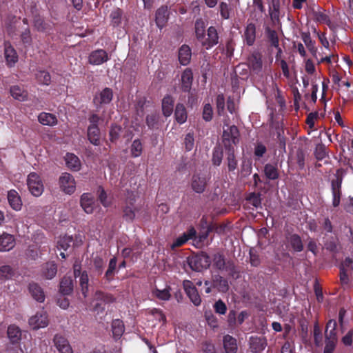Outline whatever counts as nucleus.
I'll list each match as a JSON object with an SVG mask.
<instances>
[{
	"label": "nucleus",
	"mask_w": 353,
	"mask_h": 353,
	"mask_svg": "<svg viewBox=\"0 0 353 353\" xmlns=\"http://www.w3.org/2000/svg\"><path fill=\"white\" fill-rule=\"evenodd\" d=\"M213 110L210 103H206L203 110V118L206 121H210L212 119Z\"/></svg>",
	"instance_id": "nucleus-53"
},
{
	"label": "nucleus",
	"mask_w": 353,
	"mask_h": 353,
	"mask_svg": "<svg viewBox=\"0 0 353 353\" xmlns=\"http://www.w3.org/2000/svg\"><path fill=\"white\" fill-rule=\"evenodd\" d=\"M5 59L9 67L13 66L18 61V55L16 50L10 44L5 45Z\"/></svg>",
	"instance_id": "nucleus-21"
},
{
	"label": "nucleus",
	"mask_w": 353,
	"mask_h": 353,
	"mask_svg": "<svg viewBox=\"0 0 353 353\" xmlns=\"http://www.w3.org/2000/svg\"><path fill=\"white\" fill-rule=\"evenodd\" d=\"M265 174L270 179H276L279 176L278 171L274 165L267 164L265 166Z\"/></svg>",
	"instance_id": "nucleus-43"
},
{
	"label": "nucleus",
	"mask_w": 353,
	"mask_h": 353,
	"mask_svg": "<svg viewBox=\"0 0 353 353\" xmlns=\"http://www.w3.org/2000/svg\"><path fill=\"white\" fill-rule=\"evenodd\" d=\"M214 309L216 313L225 314L227 311V306L222 300H218L214 304Z\"/></svg>",
	"instance_id": "nucleus-54"
},
{
	"label": "nucleus",
	"mask_w": 353,
	"mask_h": 353,
	"mask_svg": "<svg viewBox=\"0 0 353 353\" xmlns=\"http://www.w3.org/2000/svg\"><path fill=\"white\" fill-rule=\"evenodd\" d=\"M74 275L77 278L79 276V285L81 291L84 297H87L88 293V275L86 271L81 272V265L77 263L74 264Z\"/></svg>",
	"instance_id": "nucleus-7"
},
{
	"label": "nucleus",
	"mask_w": 353,
	"mask_h": 353,
	"mask_svg": "<svg viewBox=\"0 0 353 353\" xmlns=\"http://www.w3.org/2000/svg\"><path fill=\"white\" fill-rule=\"evenodd\" d=\"M72 242V238L70 236H63L57 241V249L59 250L66 251Z\"/></svg>",
	"instance_id": "nucleus-36"
},
{
	"label": "nucleus",
	"mask_w": 353,
	"mask_h": 353,
	"mask_svg": "<svg viewBox=\"0 0 353 353\" xmlns=\"http://www.w3.org/2000/svg\"><path fill=\"white\" fill-rule=\"evenodd\" d=\"M190 267L195 271H201L210 267L211 260L209 256L205 253L197 254L188 260Z\"/></svg>",
	"instance_id": "nucleus-5"
},
{
	"label": "nucleus",
	"mask_w": 353,
	"mask_h": 353,
	"mask_svg": "<svg viewBox=\"0 0 353 353\" xmlns=\"http://www.w3.org/2000/svg\"><path fill=\"white\" fill-rule=\"evenodd\" d=\"M76 184L74 177L70 173L63 172L59 178L60 190L66 194L71 195L75 192Z\"/></svg>",
	"instance_id": "nucleus-4"
},
{
	"label": "nucleus",
	"mask_w": 353,
	"mask_h": 353,
	"mask_svg": "<svg viewBox=\"0 0 353 353\" xmlns=\"http://www.w3.org/2000/svg\"><path fill=\"white\" fill-rule=\"evenodd\" d=\"M34 26L38 31L45 32L48 30V26L40 17H36L34 19Z\"/></svg>",
	"instance_id": "nucleus-48"
},
{
	"label": "nucleus",
	"mask_w": 353,
	"mask_h": 353,
	"mask_svg": "<svg viewBox=\"0 0 353 353\" xmlns=\"http://www.w3.org/2000/svg\"><path fill=\"white\" fill-rule=\"evenodd\" d=\"M112 331H123L124 325L121 320L115 319L112 323Z\"/></svg>",
	"instance_id": "nucleus-62"
},
{
	"label": "nucleus",
	"mask_w": 353,
	"mask_h": 353,
	"mask_svg": "<svg viewBox=\"0 0 353 353\" xmlns=\"http://www.w3.org/2000/svg\"><path fill=\"white\" fill-rule=\"evenodd\" d=\"M8 200L10 207L15 211H19L22 207V201L19 193L14 190H11L8 192Z\"/></svg>",
	"instance_id": "nucleus-19"
},
{
	"label": "nucleus",
	"mask_w": 353,
	"mask_h": 353,
	"mask_svg": "<svg viewBox=\"0 0 353 353\" xmlns=\"http://www.w3.org/2000/svg\"><path fill=\"white\" fill-rule=\"evenodd\" d=\"M248 202L255 208H258L261 205V199L259 195L254 193L250 194L247 199Z\"/></svg>",
	"instance_id": "nucleus-56"
},
{
	"label": "nucleus",
	"mask_w": 353,
	"mask_h": 353,
	"mask_svg": "<svg viewBox=\"0 0 353 353\" xmlns=\"http://www.w3.org/2000/svg\"><path fill=\"white\" fill-rule=\"evenodd\" d=\"M80 205L87 214H92L96 207L94 199L93 196L89 193H83L81 196Z\"/></svg>",
	"instance_id": "nucleus-13"
},
{
	"label": "nucleus",
	"mask_w": 353,
	"mask_h": 353,
	"mask_svg": "<svg viewBox=\"0 0 353 353\" xmlns=\"http://www.w3.org/2000/svg\"><path fill=\"white\" fill-rule=\"evenodd\" d=\"M193 74L190 69H185L181 75V89L184 92H189L192 83Z\"/></svg>",
	"instance_id": "nucleus-26"
},
{
	"label": "nucleus",
	"mask_w": 353,
	"mask_h": 353,
	"mask_svg": "<svg viewBox=\"0 0 353 353\" xmlns=\"http://www.w3.org/2000/svg\"><path fill=\"white\" fill-rule=\"evenodd\" d=\"M314 338L318 346L323 345L325 338V346L323 353H333L337 343L336 332H314Z\"/></svg>",
	"instance_id": "nucleus-1"
},
{
	"label": "nucleus",
	"mask_w": 353,
	"mask_h": 353,
	"mask_svg": "<svg viewBox=\"0 0 353 353\" xmlns=\"http://www.w3.org/2000/svg\"><path fill=\"white\" fill-rule=\"evenodd\" d=\"M10 92L15 100L19 101H25L28 97V92L19 85L12 86L10 89Z\"/></svg>",
	"instance_id": "nucleus-28"
},
{
	"label": "nucleus",
	"mask_w": 353,
	"mask_h": 353,
	"mask_svg": "<svg viewBox=\"0 0 353 353\" xmlns=\"http://www.w3.org/2000/svg\"><path fill=\"white\" fill-rule=\"evenodd\" d=\"M38 121L41 124L48 126H54L58 123V119L54 114L45 112L38 115Z\"/></svg>",
	"instance_id": "nucleus-24"
},
{
	"label": "nucleus",
	"mask_w": 353,
	"mask_h": 353,
	"mask_svg": "<svg viewBox=\"0 0 353 353\" xmlns=\"http://www.w3.org/2000/svg\"><path fill=\"white\" fill-rule=\"evenodd\" d=\"M121 131V128L117 125H112L110 130V139L111 141H114L117 139L119 132Z\"/></svg>",
	"instance_id": "nucleus-57"
},
{
	"label": "nucleus",
	"mask_w": 353,
	"mask_h": 353,
	"mask_svg": "<svg viewBox=\"0 0 353 353\" xmlns=\"http://www.w3.org/2000/svg\"><path fill=\"white\" fill-rule=\"evenodd\" d=\"M192 57V51L190 48L187 45H183L179 50V61L183 65H187Z\"/></svg>",
	"instance_id": "nucleus-27"
},
{
	"label": "nucleus",
	"mask_w": 353,
	"mask_h": 353,
	"mask_svg": "<svg viewBox=\"0 0 353 353\" xmlns=\"http://www.w3.org/2000/svg\"><path fill=\"white\" fill-rule=\"evenodd\" d=\"M112 90L110 88H105L94 97V103L97 106L108 104L112 100Z\"/></svg>",
	"instance_id": "nucleus-15"
},
{
	"label": "nucleus",
	"mask_w": 353,
	"mask_h": 353,
	"mask_svg": "<svg viewBox=\"0 0 353 353\" xmlns=\"http://www.w3.org/2000/svg\"><path fill=\"white\" fill-rule=\"evenodd\" d=\"M214 265L219 270L223 269L225 266V261L221 254H215L214 256Z\"/></svg>",
	"instance_id": "nucleus-60"
},
{
	"label": "nucleus",
	"mask_w": 353,
	"mask_h": 353,
	"mask_svg": "<svg viewBox=\"0 0 353 353\" xmlns=\"http://www.w3.org/2000/svg\"><path fill=\"white\" fill-rule=\"evenodd\" d=\"M29 324L33 330L44 328L48 325V316L46 312L37 313L29 319Z\"/></svg>",
	"instance_id": "nucleus-9"
},
{
	"label": "nucleus",
	"mask_w": 353,
	"mask_h": 353,
	"mask_svg": "<svg viewBox=\"0 0 353 353\" xmlns=\"http://www.w3.org/2000/svg\"><path fill=\"white\" fill-rule=\"evenodd\" d=\"M99 198L102 205L105 207H108L110 202L107 199V194L102 188H99Z\"/></svg>",
	"instance_id": "nucleus-61"
},
{
	"label": "nucleus",
	"mask_w": 353,
	"mask_h": 353,
	"mask_svg": "<svg viewBox=\"0 0 353 353\" xmlns=\"http://www.w3.org/2000/svg\"><path fill=\"white\" fill-rule=\"evenodd\" d=\"M138 212L139 210L137 208L132 206H127L124 209L123 217L126 221H132L134 219Z\"/></svg>",
	"instance_id": "nucleus-44"
},
{
	"label": "nucleus",
	"mask_w": 353,
	"mask_h": 353,
	"mask_svg": "<svg viewBox=\"0 0 353 353\" xmlns=\"http://www.w3.org/2000/svg\"><path fill=\"white\" fill-rule=\"evenodd\" d=\"M14 271L10 265H3L0 267V280H9L14 276Z\"/></svg>",
	"instance_id": "nucleus-34"
},
{
	"label": "nucleus",
	"mask_w": 353,
	"mask_h": 353,
	"mask_svg": "<svg viewBox=\"0 0 353 353\" xmlns=\"http://www.w3.org/2000/svg\"><path fill=\"white\" fill-rule=\"evenodd\" d=\"M174 99L170 96L167 95L164 97L162 100V112L165 117H170L173 112L174 107Z\"/></svg>",
	"instance_id": "nucleus-29"
},
{
	"label": "nucleus",
	"mask_w": 353,
	"mask_h": 353,
	"mask_svg": "<svg viewBox=\"0 0 353 353\" xmlns=\"http://www.w3.org/2000/svg\"><path fill=\"white\" fill-rule=\"evenodd\" d=\"M35 76L39 83L46 85H48L50 83L51 77L48 72L39 70L36 73Z\"/></svg>",
	"instance_id": "nucleus-37"
},
{
	"label": "nucleus",
	"mask_w": 353,
	"mask_h": 353,
	"mask_svg": "<svg viewBox=\"0 0 353 353\" xmlns=\"http://www.w3.org/2000/svg\"><path fill=\"white\" fill-rule=\"evenodd\" d=\"M94 265L96 270L98 272V274H100L102 272V268L104 265V262L102 259L100 257H97L94 260Z\"/></svg>",
	"instance_id": "nucleus-63"
},
{
	"label": "nucleus",
	"mask_w": 353,
	"mask_h": 353,
	"mask_svg": "<svg viewBox=\"0 0 353 353\" xmlns=\"http://www.w3.org/2000/svg\"><path fill=\"white\" fill-rule=\"evenodd\" d=\"M153 294L160 300L168 301L170 298V288H165L163 290L156 288L153 291Z\"/></svg>",
	"instance_id": "nucleus-42"
},
{
	"label": "nucleus",
	"mask_w": 353,
	"mask_h": 353,
	"mask_svg": "<svg viewBox=\"0 0 353 353\" xmlns=\"http://www.w3.org/2000/svg\"><path fill=\"white\" fill-rule=\"evenodd\" d=\"M345 174V171L342 169H339L336 171V179L332 182V192H339L341 185L342 182V176Z\"/></svg>",
	"instance_id": "nucleus-38"
},
{
	"label": "nucleus",
	"mask_w": 353,
	"mask_h": 353,
	"mask_svg": "<svg viewBox=\"0 0 353 353\" xmlns=\"http://www.w3.org/2000/svg\"><path fill=\"white\" fill-rule=\"evenodd\" d=\"M196 234V230L193 228H190L186 232H184L181 236L175 239L171 245L172 249L183 245L189 239H193Z\"/></svg>",
	"instance_id": "nucleus-18"
},
{
	"label": "nucleus",
	"mask_w": 353,
	"mask_h": 353,
	"mask_svg": "<svg viewBox=\"0 0 353 353\" xmlns=\"http://www.w3.org/2000/svg\"><path fill=\"white\" fill-rule=\"evenodd\" d=\"M223 346L226 353H236L238 349L236 340L230 335L224 336Z\"/></svg>",
	"instance_id": "nucleus-30"
},
{
	"label": "nucleus",
	"mask_w": 353,
	"mask_h": 353,
	"mask_svg": "<svg viewBox=\"0 0 353 353\" xmlns=\"http://www.w3.org/2000/svg\"><path fill=\"white\" fill-rule=\"evenodd\" d=\"M29 290L32 297L39 302H43L45 294L43 290L36 283H31L29 286Z\"/></svg>",
	"instance_id": "nucleus-31"
},
{
	"label": "nucleus",
	"mask_w": 353,
	"mask_h": 353,
	"mask_svg": "<svg viewBox=\"0 0 353 353\" xmlns=\"http://www.w3.org/2000/svg\"><path fill=\"white\" fill-rule=\"evenodd\" d=\"M223 143L226 149L234 148L239 141V132L235 125H223Z\"/></svg>",
	"instance_id": "nucleus-2"
},
{
	"label": "nucleus",
	"mask_w": 353,
	"mask_h": 353,
	"mask_svg": "<svg viewBox=\"0 0 353 353\" xmlns=\"http://www.w3.org/2000/svg\"><path fill=\"white\" fill-rule=\"evenodd\" d=\"M27 185L30 193L39 196L44 190V185L40 176L36 172H30L27 179Z\"/></svg>",
	"instance_id": "nucleus-3"
},
{
	"label": "nucleus",
	"mask_w": 353,
	"mask_h": 353,
	"mask_svg": "<svg viewBox=\"0 0 353 353\" xmlns=\"http://www.w3.org/2000/svg\"><path fill=\"white\" fill-rule=\"evenodd\" d=\"M214 286L217 288L219 291L223 292H225L229 288L228 281L221 277L216 278L214 281Z\"/></svg>",
	"instance_id": "nucleus-46"
},
{
	"label": "nucleus",
	"mask_w": 353,
	"mask_h": 353,
	"mask_svg": "<svg viewBox=\"0 0 353 353\" xmlns=\"http://www.w3.org/2000/svg\"><path fill=\"white\" fill-rule=\"evenodd\" d=\"M207 178L201 174H195L191 179V188L194 192L196 193H202L204 192L207 185Z\"/></svg>",
	"instance_id": "nucleus-10"
},
{
	"label": "nucleus",
	"mask_w": 353,
	"mask_h": 353,
	"mask_svg": "<svg viewBox=\"0 0 353 353\" xmlns=\"http://www.w3.org/2000/svg\"><path fill=\"white\" fill-rule=\"evenodd\" d=\"M184 145L187 151H191L194 146V139L193 134L188 133L184 139Z\"/></svg>",
	"instance_id": "nucleus-50"
},
{
	"label": "nucleus",
	"mask_w": 353,
	"mask_h": 353,
	"mask_svg": "<svg viewBox=\"0 0 353 353\" xmlns=\"http://www.w3.org/2000/svg\"><path fill=\"white\" fill-rule=\"evenodd\" d=\"M201 46L206 50H210L219 43V35L216 29L210 26L205 33L199 41Z\"/></svg>",
	"instance_id": "nucleus-6"
},
{
	"label": "nucleus",
	"mask_w": 353,
	"mask_h": 353,
	"mask_svg": "<svg viewBox=\"0 0 353 353\" xmlns=\"http://www.w3.org/2000/svg\"><path fill=\"white\" fill-rule=\"evenodd\" d=\"M150 313L152 316H153L157 320L159 321L164 322L165 321V316L162 312V311L159 309H152L150 311Z\"/></svg>",
	"instance_id": "nucleus-58"
},
{
	"label": "nucleus",
	"mask_w": 353,
	"mask_h": 353,
	"mask_svg": "<svg viewBox=\"0 0 353 353\" xmlns=\"http://www.w3.org/2000/svg\"><path fill=\"white\" fill-rule=\"evenodd\" d=\"M220 8V14L221 17L224 19H228L230 18V8L229 5L225 2H221L219 5Z\"/></svg>",
	"instance_id": "nucleus-52"
},
{
	"label": "nucleus",
	"mask_w": 353,
	"mask_h": 353,
	"mask_svg": "<svg viewBox=\"0 0 353 353\" xmlns=\"http://www.w3.org/2000/svg\"><path fill=\"white\" fill-rule=\"evenodd\" d=\"M244 41L248 46H252L256 39V26L253 23L247 24L244 34Z\"/></svg>",
	"instance_id": "nucleus-23"
},
{
	"label": "nucleus",
	"mask_w": 353,
	"mask_h": 353,
	"mask_svg": "<svg viewBox=\"0 0 353 353\" xmlns=\"http://www.w3.org/2000/svg\"><path fill=\"white\" fill-rule=\"evenodd\" d=\"M109 60V57L106 51L99 49L92 52L88 57V61L90 64L98 65Z\"/></svg>",
	"instance_id": "nucleus-11"
},
{
	"label": "nucleus",
	"mask_w": 353,
	"mask_h": 353,
	"mask_svg": "<svg viewBox=\"0 0 353 353\" xmlns=\"http://www.w3.org/2000/svg\"><path fill=\"white\" fill-rule=\"evenodd\" d=\"M223 159V152L219 148H215L212 154V162L215 165H220Z\"/></svg>",
	"instance_id": "nucleus-55"
},
{
	"label": "nucleus",
	"mask_w": 353,
	"mask_h": 353,
	"mask_svg": "<svg viewBox=\"0 0 353 353\" xmlns=\"http://www.w3.org/2000/svg\"><path fill=\"white\" fill-rule=\"evenodd\" d=\"M87 136L89 141L94 145H100V130L98 126L89 125L88 128Z\"/></svg>",
	"instance_id": "nucleus-25"
},
{
	"label": "nucleus",
	"mask_w": 353,
	"mask_h": 353,
	"mask_svg": "<svg viewBox=\"0 0 353 353\" xmlns=\"http://www.w3.org/2000/svg\"><path fill=\"white\" fill-rule=\"evenodd\" d=\"M168 19V9L167 6H161L155 14L156 24L160 29L163 28Z\"/></svg>",
	"instance_id": "nucleus-20"
},
{
	"label": "nucleus",
	"mask_w": 353,
	"mask_h": 353,
	"mask_svg": "<svg viewBox=\"0 0 353 353\" xmlns=\"http://www.w3.org/2000/svg\"><path fill=\"white\" fill-rule=\"evenodd\" d=\"M65 165L72 171L77 172L81 168L79 158L72 153H67L64 157Z\"/></svg>",
	"instance_id": "nucleus-17"
},
{
	"label": "nucleus",
	"mask_w": 353,
	"mask_h": 353,
	"mask_svg": "<svg viewBox=\"0 0 353 353\" xmlns=\"http://www.w3.org/2000/svg\"><path fill=\"white\" fill-rule=\"evenodd\" d=\"M227 164L229 171H234L237 166V161L235 159L234 148L228 149Z\"/></svg>",
	"instance_id": "nucleus-40"
},
{
	"label": "nucleus",
	"mask_w": 353,
	"mask_h": 353,
	"mask_svg": "<svg viewBox=\"0 0 353 353\" xmlns=\"http://www.w3.org/2000/svg\"><path fill=\"white\" fill-rule=\"evenodd\" d=\"M203 353H216L214 345L209 342H205L203 345Z\"/></svg>",
	"instance_id": "nucleus-64"
},
{
	"label": "nucleus",
	"mask_w": 353,
	"mask_h": 353,
	"mask_svg": "<svg viewBox=\"0 0 353 353\" xmlns=\"http://www.w3.org/2000/svg\"><path fill=\"white\" fill-rule=\"evenodd\" d=\"M195 35L198 41L205 34V24L202 19H198L194 25Z\"/></svg>",
	"instance_id": "nucleus-39"
},
{
	"label": "nucleus",
	"mask_w": 353,
	"mask_h": 353,
	"mask_svg": "<svg viewBox=\"0 0 353 353\" xmlns=\"http://www.w3.org/2000/svg\"><path fill=\"white\" fill-rule=\"evenodd\" d=\"M225 107V99L223 94H219L216 97V108L219 114H221Z\"/></svg>",
	"instance_id": "nucleus-59"
},
{
	"label": "nucleus",
	"mask_w": 353,
	"mask_h": 353,
	"mask_svg": "<svg viewBox=\"0 0 353 353\" xmlns=\"http://www.w3.org/2000/svg\"><path fill=\"white\" fill-rule=\"evenodd\" d=\"M174 116L176 121L179 124L184 123L187 120V112L183 105L177 104L175 109Z\"/></svg>",
	"instance_id": "nucleus-33"
},
{
	"label": "nucleus",
	"mask_w": 353,
	"mask_h": 353,
	"mask_svg": "<svg viewBox=\"0 0 353 353\" xmlns=\"http://www.w3.org/2000/svg\"><path fill=\"white\" fill-rule=\"evenodd\" d=\"M248 65L254 72H260L263 68L261 54L259 52L252 53L248 58Z\"/></svg>",
	"instance_id": "nucleus-16"
},
{
	"label": "nucleus",
	"mask_w": 353,
	"mask_h": 353,
	"mask_svg": "<svg viewBox=\"0 0 353 353\" xmlns=\"http://www.w3.org/2000/svg\"><path fill=\"white\" fill-rule=\"evenodd\" d=\"M266 33L272 45L276 48H279V39L276 31L267 28Z\"/></svg>",
	"instance_id": "nucleus-49"
},
{
	"label": "nucleus",
	"mask_w": 353,
	"mask_h": 353,
	"mask_svg": "<svg viewBox=\"0 0 353 353\" xmlns=\"http://www.w3.org/2000/svg\"><path fill=\"white\" fill-rule=\"evenodd\" d=\"M143 146L140 140L135 139L131 145L130 152L133 157H139L142 154Z\"/></svg>",
	"instance_id": "nucleus-41"
},
{
	"label": "nucleus",
	"mask_w": 353,
	"mask_h": 353,
	"mask_svg": "<svg viewBox=\"0 0 353 353\" xmlns=\"http://www.w3.org/2000/svg\"><path fill=\"white\" fill-rule=\"evenodd\" d=\"M183 285L185 293L192 303L196 306L199 305L201 303V299L192 282L189 280H185Z\"/></svg>",
	"instance_id": "nucleus-8"
},
{
	"label": "nucleus",
	"mask_w": 353,
	"mask_h": 353,
	"mask_svg": "<svg viewBox=\"0 0 353 353\" xmlns=\"http://www.w3.org/2000/svg\"><path fill=\"white\" fill-rule=\"evenodd\" d=\"M57 272V265L54 263H48L43 268V274L46 279H51L55 276Z\"/></svg>",
	"instance_id": "nucleus-35"
},
{
	"label": "nucleus",
	"mask_w": 353,
	"mask_h": 353,
	"mask_svg": "<svg viewBox=\"0 0 353 353\" xmlns=\"http://www.w3.org/2000/svg\"><path fill=\"white\" fill-rule=\"evenodd\" d=\"M266 345V341L263 336H251L250 339V347L253 352L262 351Z\"/></svg>",
	"instance_id": "nucleus-22"
},
{
	"label": "nucleus",
	"mask_w": 353,
	"mask_h": 353,
	"mask_svg": "<svg viewBox=\"0 0 353 353\" xmlns=\"http://www.w3.org/2000/svg\"><path fill=\"white\" fill-rule=\"evenodd\" d=\"M94 299L96 300L101 301L103 304L106 303H111L114 301V298L109 294H104L101 291H98L94 294Z\"/></svg>",
	"instance_id": "nucleus-47"
},
{
	"label": "nucleus",
	"mask_w": 353,
	"mask_h": 353,
	"mask_svg": "<svg viewBox=\"0 0 353 353\" xmlns=\"http://www.w3.org/2000/svg\"><path fill=\"white\" fill-rule=\"evenodd\" d=\"M73 290V282L71 277H64L60 283V292L63 295L70 294Z\"/></svg>",
	"instance_id": "nucleus-32"
},
{
	"label": "nucleus",
	"mask_w": 353,
	"mask_h": 353,
	"mask_svg": "<svg viewBox=\"0 0 353 353\" xmlns=\"http://www.w3.org/2000/svg\"><path fill=\"white\" fill-rule=\"evenodd\" d=\"M15 238L13 235L3 232L0 236V252H8L15 246Z\"/></svg>",
	"instance_id": "nucleus-14"
},
{
	"label": "nucleus",
	"mask_w": 353,
	"mask_h": 353,
	"mask_svg": "<svg viewBox=\"0 0 353 353\" xmlns=\"http://www.w3.org/2000/svg\"><path fill=\"white\" fill-rule=\"evenodd\" d=\"M303 40L307 46V48L309 49V50L314 54L316 52V48L314 46V43L311 39L310 34H304L303 35Z\"/></svg>",
	"instance_id": "nucleus-51"
},
{
	"label": "nucleus",
	"mask_w": 353,
	"mask_h": 353,
	"mask_svg": "<svg viewBox=\"0 0 353 353\" xmlns=\"http://www.w3.org/2000/svg\"><path fill=\"white\" fill-rule=\"evenodd\" d=\"M54 343L60 353H73L68 341L61 333L54 336Z\"/></svg>",
	"instance_id": "nucleus-12"
},
{
	"label": "nucleus",
	"mask_w": 353,
	"mask_h": 353,
	"mask_svg": "<svg viewBox=\"0 0 353 353\" xmlns=\"http://www.w3.org/2000/svg\"><path fill=\"white\" fill-rule=\"evenodd\" d=\"M290 243L292 248L296 252H300L303 250L302 241L298 235H292L290 238Z\"/></svg>",
	"instance_id": "nucleus-45"
}]
</instances>
